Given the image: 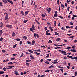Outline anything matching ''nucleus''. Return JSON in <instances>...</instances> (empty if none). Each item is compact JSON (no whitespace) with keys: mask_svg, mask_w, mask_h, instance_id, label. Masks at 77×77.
<instances>
[{"mask_svg":"<svg viewBox=\"0 0 77 77\" xmlns=\"http://www.w3.org/2000/svg\"><path fill=\"white\" fill-rule=\"evenodd\" d=\"M52 63H53V64H56V63H58V62H52Z\"/></svg>","mask_w":77,"mask_h":77,"instance_id":"473e14b6","label":"nucleus"},{"mask_svg":"<svg viewBox=\"0 0 77 77\" xmlns=\"http://www.w3.org/2000/svg\"><path fill=\"white\" fill-rule=\"evenodd\" d=\"M71 47H67L66 49H71Z\"/></svg>","mask_w":77,"mask_h":77,"instance_id":"49530a36","label":"nucleus"},{"mask_svg":"<svg viewBox=\"0 0 77 77\" xmlns=\"http://www.w3.org/2000/svg\"><path fill=\"white\" fill-rule=\"evenodd\" d=\"M49 29H50V30H51V32H53V28L51 26H50L49 27Z\"/></svg>","mask_w":77,"mask_h":77,"instance_id":"b1692460","label":"nucleus"},{"mask_svg":"<svg viewBox=\"0 0 77 77\" xmlns=\"http://www.w3.org/2000/svg\"><path fill=\"white\" fill-rule=\"evenodd\" d=\"M61 7H62V8H65V5H63V4H61Z\"/></svg>","mask_w":77,"mask_h":77,"instance_id":"4be33fe9","label":"nucleus"},{"mask_svg":"<svg viewBox=\"0 0 77 77\" xmlns=\"http://www.w3.org/2000/svg\"><path fill=\"white\" fill-rule=\"evenodd\" d=\"M1 26H0V27L1 28H2L3 27V24L2 23V22L0 23Z\"/></svg>","mask_w":77,"mask_h":77,"instance_id":"423d86ee","label":"nucleus"},{"mask_svg":"<svg viewBox=\"0 0 77 77\" xmlns=\"http://www.w3.org/2000/svg\"><path fill=\"white\" fill-rule=\"evenodd\" d=\"M15 40H16L17 41H20V39L19 38H16L15 39Z\"/></svg>","mask_w":77,"mask_h":77,"instance_id":"bb28decb","label":"nucleus"},{"mask_svg":"<svg viewBox=\"0 0 77 77\" xmlns=\"http://www.w3.org/2000/svg\"><path fill=\"white\" fill-rule=\"evenodd\" d=\"M23 38H24L25 40H26L27 39V36H24L23 37Z\"/></svg>","mask_w":77,"mask_h":77,"instance_id":"c756f323","label":"nucleus"},{"mask_svg":"<svg viewBox=\"0 0 77 77\" xmlns=\"http://www.w3.org/2000/svg\"><path fill=\"white\" fill-rule=\"evenodd\" d=\"M3 69L4 71H6V68L5 67L3 68Z\"/></svg>","mask_w":77,"mask_h":77,"instance_id":"e433bc0d","label":"nucleus"},{"mask_svg":"<svg viewBox=\"0 0 77 77\" xmlns=\"http://www.w3.org/2000/svg\"><path fill=\"white\" fill-rule=\"evenodd\" d=\"M9 60L7 59L5 60H3V62H4V63H5V62H9Z\"/></svg>","mask_w":77,"mask_h":77,"instance_id":"6e6552de","label":"nucleus"},{"mask_svg":"<svg viewBox=\"0 0 77 77\" xmlns=\"http://www.w3.org/2000/svg\"><path fill=\"white\" fill-rule=\"evenodd\" d=\"M0 6H3V5H2V3L0 2Z\"/></svg>","mask_w":77,"mask_h":77,"instance_id":"5fc2aeb1","label":"nucleus"},{"mask_svg":"<svg viewBox=\"0 0 77 77\" xmlns=\"http://www.w3.org/2000/svg\"><path fill=\"white\" fill-rule=\"evenodd\" d=\"M46 55L47 56H46V57L47 58H48V57H49V56H50V55H49V54H46Z\"/></svg>","mask_w":77,"mask_h":77,"instance_id":"2eb2a0df","label":"nucleus"},{"mask_svg":"<svg viewBox=\"0 0 77 77\" xmlns=\"http://www.w3.org/2000/svg\"><path fill=\"white\" fill-rule=\"evenodd\" d=\"M69 8H70V7L69 6L67 8V10L68 11H69Z\"/></svg>","mask_w":77,"mask_h":77,"instance_id":"a18cd8bd","label":"nucleus"},{"mask_svg":"<svg viewBox=\"0 0 77 77\" xmlns=\"http://www.w3.org/2000/svg\"><path fill=\"white\" fill-rule=\"evenodd\" d=\"M30 57L31 58V59H32V60L35 59V57H34L32 56V55H30Z\"/></svg>","mask_w":77,"mask_h":77,"instance_id":"f8f14e48","label":"nucleus"},{"mask_svg":"<svg viewBox=\"0 0 77 77\" xmlns=\"http://www.w3.org/2000/svg\"><path fill=\"white\" fill-rule=\"evenodd\" d=\"M3 33V31L2 32V30H0V36L2 35V33Z\"/></svg>","mask_w":77,"mask_h":77,"instance_id":"4468645a","label":"nucleus"},{"mask_svg":"<svg viewBox=\"0 0 77 77\" xmlns=\"http://www.w3.org/2000/svg\"><path fill=\"white\" fill-rule=\"evenodd\" d=\"M27 44H31V42H30L29 41H28Z\"/></svg>","mask_w":77,"mask_h":77,"instance_id":"8fccbe9b","label":"nucleus"},{"mask_svg":"<svg viewBox=\"0 0 77 77\" xmlns=\"http://www.w3.org/2000/svg\"><path fill=\"white\" fill-rule=\"evenodd\" d=\"M8 0H3L2 2H4V3H5L6 5H7V4L8 3Z\"/></svg>","mask_w":77,"mask_h":77,"instance_id":"39448f33","label":"nucleus"},{"mask_svg":"<svg viewBox=\"0 0 77 77\" xmlns=\"http://www.w3.org/2000/svg\"><path fill=\"white\" fill-rule=\"evenodd\" d=\"M12 36L14 37V36H15V33L13 32L12 33Z\"/></svg>","mask_w":77,"mask_h":77,"instance_id":"412c9836","label":"nucleus"},{"mask_svg":"<svg viewBox=\"0 0 77 77\" xmlns=\"http://www.w3.org/2000/svg\"><path fill=\"white\" fill-rule=\"evenodd\" d=\"M59 35V33H57V32H55V35L56 36H57V35Z\"/></svg>","mask_w":77,"mask_h":77,"instance_id":"5701e85b","label":"nucleus"},{"mask_svg":"<svg viewBox=\"0 0 77 77\" xmlns=\"http://www.w3.org/2000/svg\"><path fill=\"white\" fill-rule=\"evenodd\" d=\"M28 51L29 52H30V53H33V51H34V50L32 51V50H28Z\"/></svg>","mask_w":77,"mask_h":77,"instance_id":"9b49d317","label":"nucleus"},{"mask_svg":"<svg viewBox=\"0 0 77 77\" xmlns=\"http://www.w3.org/2000/svg\"><path fill=\"white\" fill-rule=\"evenodd\" d=\"M47 60H48V61H51V59H48Z\"/></svg>","mask_w":77,"mask_h":77,"instance_id":"774afa93","label":"nucleus"},{"mask_svg":"<svg viewBox=\"0 0 77 77\" xmlns=\"http://www.w3.org/2000/svg\"><path fill=\"white\" fill-rule=\"evenodd\" d=\"M60 38H58L57 39H56V41H60Z\"/></svg>","mask_w":77,"mask_h":77,"instance_id":"cd10ccee","label":"nucleus"},{"mask_svg":"<svg viewBox=\"0 0 77 77\" xmlns=\"http://www.w3.org/2000/svg\"><path fill=\"white\" fill-rule=\"evenodd\" d=\"M54 67V66L51 65V66H49L48 68H53Z\"/></svg>","mask_w":77,"mask_h":77,"instance_id":"7c9ffc66","label":"nucleus"},{"mask_svg":"<svg viewBox=\"0 0 77 77\" xmlns=\"http://www.w3.org/2000/svg\"><path fill=\"white\" fill-rule=\"evenodd\" d=\"M45 31H46L47 30V27H45Z\"/></svg>","mask_w":77,"mask_h":77,"instance_id":"bf43d9fd","label":"nucleus"},{"mask_svg":"<svg viewBox=\"0 0 77 77\" xmlns=\"http://www.w3.org/2000/svg\"><path fill=\"white\" fill-rule=\"evenodd\" d=\"M66 29H70V28H71V27L68 26H66Z\"/></svg>","mask_w":77,"mask_h":77,"instance_id":"6e6d98bb","label":"nucleus"},{"mask_svg":"<svg viewBox=\"0 0 77 77\" xmlns=\"http://www.w3.org/2000/svg\"><path fill=\"white\" fill-rule=\"evenodd\" d=\"M58 68H61L62 69H63V67H60V66H58Z\"/></svg>","mask_w":77,"mask_h":77,"instance_id":"864d4df0","label":"nucleus"},{"mask_svg":"<svg viewBox=\"0 0 77 77\" xmlns=\"http://www.w3.org/2000/svg\"><path fill=\"white\" fill-rule=\"evenodd\" d=\"M32 29H33V31H32V32L33 33V32H34L33 30H35V25H34L33 24H32Z\"/></svg>","mask_w":77,"mask_h":77,"instance_id":"20e7f679","label":"nucleus"},{"mask_svg":"<svg viewBox=\"0 0 77 77\" xmlns=\"http://www.w3.org/2000/svg\"><path fill=\"white\" fill-rule=\"evenodd\" d=\"M71 35H72V34H67V36H71Z\"/></svg>","mask_w":77,"mask_h":77,"instance_id":"09e8293b","label":"nucleus"},{"mask_svg":"<svg viewBox=\"0 0 77 77\" xmlns=\"http://www.w3.org/2000/svg\"><path fill=\"white\" fill-rule=\"evenodd\" d=\"M19 44H20V45H21V44H22V41H20Z\"/></svg>","mask_w":77,"mask_h":77,"instance_id":"052dcab7","label":"nucleus"},{"mask_svg":"<svg viewBox=\"0 0 77 77\" xmlns=\"http://www.w3.org/2000/svg\"><path fill=\"white\" fill-rule=\"evenodd\" d=\"M71 3L72 4H74V1H73L72 2H71Z\"/></svg>","mask_w":77,"mask_h":77,"instance_id":"338daca9","label":"nucleus"},{"mask_svg":"<svg viewBox=\"0 0 77 77\" xmlns=\"http://www.w3.org/2000/svg\"><path fill=\"white\" fill-rule=\"evenodd\" d=\"M24 56V53H22L21 55L20 56V57H22V56Z\"/></svg>","mask_w":77,"mask_h":77,"instance_id":"ea45409f","label":"nucleus"},{"mask_svg":"<svg viewBox=\"0 0 77 77\" xmlns=\"http://www.w3.org/2000/svg\"><path fill=\"white\" fill-rule=\"evenodd\" d=\"M34 53L35 54H36L38 56H39V55H40V53H38V52H34Z\"/></svg>","mask_w":77,"mask_h":77,"instance_id":"f3484780","label":"nucleus"},{"mask_svg":"<svg viewBox=\"0 0 77 77\" xmlns=\"http://www.w3.org/2000/svg\"><path fill=\"white\" fill-rule=\"evenodd\" d=\"M17 46V44H15V45L13 46V47L14 48H15V47H16V46Z\"/></svg>","mask_w":77,"mask_h":77,"instance_id":"72a5a7b5","label":"nucleus"},{"mask_svg":"<svg viewBox=\"0 0 77 77\" xmlns=\"http://www.w3.org/2000/svg\"><path fill=\"white\" fill-rule=\"evenodd\" d=\"M65 5L66 7H67V6H68V4H67L66 3H65Z\"/></svg>","mask_w":77,"mask_h":77,"instance_id":"680f3d73","label":"nucleus"},{"mask_svg":"<svg viewBox=\"0 0 77 77\" xmlns=\"http://www.w3.org/2000/svg\"><path fill=\"white\" fill-rule=\"evenodd\" d=\"M5 72L3 71H0V74H4Z\"/></svg>","mask_w":77,"mask_h":77,"instance_id":"6ab92c4d","label":"nucleus"},{"mask_svg":"<svg viewBox=\"0 0 77 77\" xmlns=\"http://www.w3.org/2000/svg\"><path fill=\"white\" fill-rule=\"evenodd\" d=\"M58 17H59L60 18H61V19H63V17H62L61 16H58Z\"/></svg>","mask_w":77,"mask_h":77,"instance_id":"c9c22d12","label":"nucleus"},{"mask_svg":"<svg viewBox=\"0 0 77 77\" xmlns=\"http://www.w3.org/2000/svg\"><path fill=\"white\" fill-rule=\"evenodd\" d=\"M8 18H9V16L8 15L6 16L5 19V21L6 20H8Z\"/></svg>","mask_w":77,"mask_h":77,"instance_id":"9d476101","label":"nucleus"},{"mask_svg":"<svg viewBox=\"0 0 77 77\" xmlns=\"http://www.w3.org/2000/svg\"><path fill=\"white\" fill-rule=\"evenodd\" d=\"M29 65H30V63H26V65H27V66H29Z\"/></svg>","mask_w":77,"mask_h":77,"instance_id":"a878e982","label":"nucleus"},{"mask_svg":"<svg viewBox=\"0 0 77 77\" xmlns=\"http://www.w3.org/2000/svg\"><path fill=\"white\" fill-rule=\"evenodd\" d=\"M49 32V30H47L46 32V34H47V33H48Z\"/></svg>","mask_w":77,"mask_h":77,"instance_id":"e2e57ef3","label":"nucleus"},{"mask_svg":"<svg viewBox=\"0 0 77 77\" xmlns=\"http://www.w3.org/2000/svg\"><path fill=\"white\" fill-rule=\"evenodd\" d=\"M14 74H15L17 75H19V74L18 72H15Z\"/></svg>","mask_w":77,"mask_h":77,"instance_id":"79ce46f5","label":"nucleus"},{"mask_svg":"<svg viewBox=\"0 0 77 77\" xmlns=\"http://www.w3.org/2000/svg\"><path fill=\"white\" fill-rule=\"evenodd\" d=\"M50 72V70H45V72Z\"/></svg>","mask_w":77,"mask_h":77,"instance_id":"c03bdc74","label":"nucleus"},{"mask_svg":"<svg viewBox=\"0 0 77 77\" xmlns=\"http://www.w3.org/2000/svg\"><path fill=\"white\" fill-rule=\"evenodd\" d=\"M67 57H69V59H71V58H72V56H69V55H67Z\"/></svg>","mask_w":77,"mask_h":77,"instance_id":"aec40b11","label":"nucleus"},{"mask_svg":"<svg viewBox=\"0 0 77 77\" xmlns=\"http://www.w3.org/2000/svg\"><path fill=\"white\" fill-rule=\"evenodd\" d=\"M54 25L55 26H56V21H54Z\"/></svg>","mask_w":77,"mask_h":77,"instance_id":"69168bd1","label":"nucleus"},{"mask_svg":"<svg viewBox=\"0 0 77 77\" xmlns=\"http://www.w3.org/2000/svg\"><path fill=\"white\" fill-rule=\"evenodd\" d=\"M35 41L33 40L32 42V45H34L35 44Z\"/></svg>","mask_w":77,"mask_h":77,"instance_id":"dca6fc26","label":"nucleus"},{"mask_svg":"<svg viewBox=\"0 0 77 77\" xmlns=\"http://www.w3.org/2000/svg\"><path fill=\"white\" fill-rule=\"evenodd\" d=\"M37 34L36 33H34V36L35 38H36V35H37Z\"/></svg>","mask_w":77,"mask_h":77,"instance_id":"f704fd0d","label":"nucleus"},{"mask_svg":"<svg viewBox=\"0 0 77 77\" xmlns=\"http://www.w3.org/2000/svg\"><path fill=\"white\" fill-rule=\"evenodd\" d=\"M74 37V36H70L69 37V38L70 39H71V38H73Z\"/></svg>","mask_w":77,"mask_h":77,"instance_id":"4d7b16f0","label":"nucleus"},{"mask_svg":"<svg viewBox=\"0 0 77 77\" xmlns=\"http://www.w3.org/2000/svg\"><path fill=\"white\" fill-rule=\"evenodd\" d=\"M15 59V57L12 58H11V60H14Z\"/></svg>","mask_w":77,"mask_h":77,"instance_id":"3c124183","label":"nucleus"},{"mask_svg":"<svg viewBox=\"0 0 77 77\" xmlns=\"http://www.w3.org/2000/svg\"><path fill=\"white\" fill-rule=\"evenodd\" d=\"M21 13L22 14V16H23V15H24V12H23V11H21Z\"/></svg>","mask_w":77,"mask_h":77,"instance_id":"4c0bfd02","label":"nucleus"},{"mask_svg":"<svg viewBox=\"0 0 77 77\" xmlns=\"http://www.w3.org/2000/svg\"><path fill=\"white\" fill-rule=\"evenodd\" d=\"M2 51L3 52V53H5V52H6V51L5 50H2Z\"/></svg>","mask_w":77,"mask_h":77,"instance_id":"58836bf2","label":"nucleus"},{"mask_svg":"<svg viewBox=\"0 0 77 77\" xmlns=\"http://www.w3.org/2000/svg\"><path fill=\"white\" fill-rule=\"evenodd\" d=\"M3 38L2 37H1V38L0 39V41H3Z\"/></svg>","mask_w":77,"mask_h":77,"instance_id":"37998d69","label":"nucleus"},{"mask_svg":"<svg viewBox=\"0 0 77 77\" xmlns=\"http://www.w3.org/2000/svg\"><path fill=\"white\" fill-rule=\"evenodd\" d=\"M8 67H9V69H11V68H13V67H14V66H8Z\"/></svg>","mask_w":77,"mask_h":77,"instance_id":"a211bd4d","label":"nucleus"},{"mask_svg":"<svg viewBox=\"0 0 77 77\" xmlns=\"http://www.w3.org/2000/svg\"><path fill=\"white\" fill-rule=\"evenodd\" d=\"M59 51H60V52L61 51V53H62L64 54V55H65V56H67V54H66V52L64 51L63 50H59Z\"/></svg>","mask_w":77,"mask_h":77,"instance_id":"f03ea898","label":"nucleus"},{"mask_svg":"<svg viewBox=\"0 0 77 77\" xmlns=\"http://www.w3.org/2000/svg\"><path fill=\"white\" fill-rule=\"evenodd\" d=\"M6 27H8L9 29H12V25L7 24L6 25Z\"/></svg>","mask_w":77,"mask_h":77,"instance_id":"7ed1b4c3","label":"nucleus"},{"mask_svg":"<svg viewBox=\"0 0 77 77\" xmlns=\"http://www.w3.org/2000/svg\"><path fill=\"white\" fill-rule=\"evenodd\" d=\"M8 2H9L11 4V5H13V2L12 1H10V0H8Z\"/></svg>","mask_w":77,"mask_h":77,"instance_id":"0eeeda50","label":"nucleus"},{"mask_svg":"<svg viewBox=\"0 0 77 77\" xmlns=\"http://www.w3.org/2000/svg\"><path fill=\"white\" fill-rule=\"evenodd\" d=\"M70 51H72V52H77V51L75 50V49H71Z\"/></svg>","mask_w":77,"mask_h":77,"instance_id":"ddd939ff","label":"nucleus"},{"mask_svg":"<svg viewBox=\"0 0 77 77\" xmlns=\"http://www.w3.org/2000/svg\"><path fill=\"white\" fill-rule=\"evenodd\" d=\"M48 43H49L50 44H51L52 43V42L50 40H49V42H48Z\"/></svg>","mask_w":77,"mask_h":77,"instance_id":"c85d7f7f","label":"nucleus"},{"mask_svg":"<svg viewBox=\"0 0 77 77\" xmlns=\"http://www.w3.org/2000/svg\"><path fill=\"white\" fill-rule=\"evenodd\" d=\"M59 0H58L57 1V4H58V5H59Z\"/></svg>","mask_w":77,"mask_h":77,"instance_id":"603ef678","label":"nucleus"},{"mask_svg":"<svg viewBox=\"0 0 77 77\" xmlns=\"http://www.w3.org/2000/svg\"><path fill=\"white\" fill-rule=\"evenodd\" d=\"M33 29L32 28H30V31H33Z\"/></svg>","mask_w":77,"mask_h":77,"instance_id":"de8ad7c7","label":"nucleus"},{"mask_svg":"<svg viewBox=\"0 0 77 77\" xmlns=\"http://www.w3.org/2000/svg\"><path fill=\"white\" fill-rule=\"evenodd\" d=\"M29 11H25V16H26L28 14V13H29Z\"/></svg>","mask_w":77,"mask_h":77,"instance_id":"1a4fd4ad","label":"nucleus"},{"mask_svg":"<svg viewBox=\"0 0 77 77\" xmlns=\"http://www.w3.org/2000/svg\"><path fill=\"white\" fill-rule=\"evenodd\" d=\"M70 24L71 26H72V25H73V23H72V21L70 22Z\"/></svg>","mask_w":77,"mask_h":77,"instance_id":"a19ab883","label":"nucleus"},{"mask_svg":"<svg viewBox=\"0 0 77 77\" xmlns=\"http://www.w3.org/2000/svg\"><path fill=\"white\" fill-rule=\"evenodd\" d=\"M27 20H25L23 22L24 23H27Z\"/></svg>","mask_w":77,"mask_h":77,"instance_id":"0e129e2a","label":"nucleus"},{"mask_svg":"<svg viewBox=\"0 0 77 77\" xmlns=\"http://www.w3.org/2000/svg\"><path fill=\"white\" fill-rule=\"evenodd\" d=\"M13 64V63L12 62H10L8 63V65H12Z\"/></svg>","mask_w":77,"mask_h":77,"instance_id":"393cba45","label":"nucleus"},{"mask_svg":"<svg viewBox=\"0 0 77 77\" xmlns=\"http://www.w3.org/2000/svg\"><path fill=\"white\" fill-rule=\"evenodd\" d=\"M42 18H44V17H45V15L42 14Z\"/></svg>","mask_w":77,"mask_h":77,"instance_id":"2f4dec72","label":"nucleus"},{"mask_svg":"<svg viewBox=\"0 0 77 77\" xmlns=\"http://www.w3.org/2000/svg\"><path fill=\"white\" fill-rule=\"evenodd\" d=\"M45 63L46 64H49V62H48V61H46Z\"/></svg>","mask_w":77,"mask_h":77,"instance_id":"13d9d810","label":"nucleus"},{"mask_svg":"<svg viewBox=\"0 0 77 77\" xmlns=\"http://www.w3.org/2000/svg\"><path fill=\"white\" fill-rule=\"evenodd\" d=\"M46 11H47L48 12V14H50V13L51 11V8L50 7H49V8H48V7H47L46 8Z\"/></svg>","mask_w":77,"mask_h":77,"instance_id":"f257e3e1","label":"nucleus"}]
</instances>
